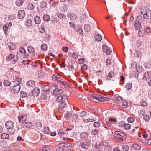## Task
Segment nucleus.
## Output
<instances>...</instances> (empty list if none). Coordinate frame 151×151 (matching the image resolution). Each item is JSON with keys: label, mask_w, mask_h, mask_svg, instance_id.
Here are the masks:
<instances>
[{"label": "nucleus", "mask_w": 151, "mask_h": 151, "mask_svg": "<svg viewBox=\"0 0 151 151\" xmlns=\"http://www.w3.org/2000/svg\"><path fill=\"white\" fill-rule=\"evenodd\" d=\"M90 99L93 101L95 102H96V101L97 100L101 102H104L109 100V98H108L102 96L97 94L91 95Z\"/></svg>", "instance_id": "f257e3e1"}, {"label": "nucleus", "mask_w": 151, "mask_h": 151, "mask_svg": "<svg viewBox=\"0 0 151 151\" xmlns=\"http://www.w3.org/2000/svg\"><path fill=\"white\" fill-rule=\"evenodd\" d=\"M60 76L59 75L54 74L52 76V79L54 81H56L57 82L60 84H63V86L64 87H65V86H68V84L67 82L65 81H62L59 79L60 78Z\"/></svg>", "instance_id": "f03ea898"}, {"label": "nucleus", "mask_w": 151, "mask_h": 151, "mask_svg": "<svg viewBox=\"0 0 151 151\" xmlns=\"http://www.w3.org/2000/svg\"><path fill=\"white\" fill-rule=\"evenodd\" d=\"M102 48L103 51L105 52L107 55H109L112 52L111 49L108 47L106 45H103Z\"/></svg>", "instance_id": "7ed1b4c3"}, {"label": "nucleus", "mask_w": 151, "mask_h": 151, "mask_svg": "<svg viewBox=\"0 0 151 151\" xmlns=\"http://www.w3.org/2000/svg\"><path fill=\"white\" fill-rule=\"evenodd\" d=\"M6 59L8 61L13 60L14 61V62H13V63H14L18 60V57L17 55L14 56L13 55L11 54L8 56Z\"/></svg>", "instance_id": "20e7f679"}, {"label": "nucleus", "mask_w": 151, "mask_h": 151, "mask_svg": "<svg viewBox=\"0 0 151 151\" xmlns=\"http://www.w3.org/2000/svg\"><path fill=\"white\" fill-rule=\"evenodd\" d=\"M5 126L8 129H12L14 126V124L12 121H8L6 122Z\"/></svg>", "instance_id": "39448f33"}, {"label": "nucleus", "mask_w": 151, "mask_h": 151, "mask_svg": "<svg viewBox=\"0 0 151 151\" xmlns=\"http://www.w3.org/2000/svg\"><path fill=\"white\" fill-rule=\"evenodd\" d=\"M12 26V23H9L6 24L3 27V30L5 34H7L8 31L9 30V29Z\"/></svg>", "instance_id": "423d86ee"}, {"label": "nucleus", "mask_w": 151, "mask_h": 151, "mask_svg": "<svg viewBox=\"0 0 151 151\" xmlns=\"http://www.w3.org/2000/svg\"><path fill=\"white\" fill-rule=\"evenodd\" d=\"M67 17L70 19V20L74 21L77 18L76 14L72 13H69L67 14Z\"/></svg>", "instance_id": "0eeeda50"}, {"label": "nucleus", "mask_w": 151, "mask_h": 151, "mask_svg": "<svg viewBox=\"0 0 151 151\" xmlns=\"http://www.w3.org/2000/svg\"><path fill=\"white\" fill-rule=\"evenodd\" d=\"M27 116L26 114H23L22 115L18 116L19 121L22 123H24L26 121Z\"/></svg>", "instance_id": "6e6552de"}, {"label": "nucleus", "mask_w": 151, "mask_h": 151, "mask_svg": "<svg viewBox=\"0 0 151 151\" xmlns=\"http://www.w3.org/2000/svg\"><path fill=\"white\" fill-rule=\"evenodd\" d=\"M21 86L20 84L18 83L17 85L14 86L12 88L13 91L15 93H18L20 89Z\"/></svg>", "instance_id": "1a4fd4ad"}, {"label": "nucleus", "mask_w": 151, "mask_h": 151, "mask_svg": "<svg viewBox=\"0 0 151 151\" xmlns=\"http://www.w3.org/2000/svg\"><path fill=\"white\" fill-rule=\"evenodd\" d=\"M150 78H151V71H147L145 73L143 77V80L147 81Z\"/></svg>", "instance_id": "9d476101"}, {"label": "nucleus", "mask_w": 151, "mask_h": 151, "mask_svg": "<svg viewBox=\"0 0 151 151\" xmlns=\"http://www.w3.org/2000/svg\"><path fill=\"white\" fill-rule=\"evenodd\" d=\"M151 17V11L148 9L146 10L145 14H144L143 18L146 19H148Z\"/></svg>", "instance_id": "9b49d317"}, {"label": "nucleus", "mask_w": 151, "mask_h": 151, "mask_svg": "<svg viewBox=\"0 0 151 151\" xmlns=\"http://www.w3.org/2000/svg\"><path fill=\"white\" fill-rule=\"evenodd\" d=\"M39 93V89L38 88L36 87L32 91V94L33 96L35 97L37 96Z\"/></svg>", "instance_id": "f8f14e48"}, {"label": "nucleus", "mask_w": 151, "mask_h": 151, "mask_svg": "<svg viewBox=\"0 0 151 151\" xmlns=\"http://www.w3.org/2000/svg\"><path fill=\"white\" fill-rule=\"evenodd\" d=\"M63 93V90L61 89L56 88L53 91V94L54 95H58Z\"/></svg>", "instance_id": "ddd939ff"}, {"label": "nucleus", "mask_w": 151, "mask_h": 151, "mask_svg": "<svg viewBox=\"0 0 151 151\" xmlns=\"http://www.w3.org/2000/svg\"><path fill=\"white\" fill-rule=\"evenodd\" d=\"M25 15L24 11L23 10H20L18 12V17L20 19L23 18Z\"/></svg>", "instance_id": "4468645a"}, {"label": "nucleus", "mask_w": 151, "mask_h": 151, "mask_svg": "<svg viewBox=\"0 0 151 151\" xmlns=\"http://www.w3.org/2000/svg\"><path fill=\"white\" fill-rule=\"evenodd\" d=\"M27 85L28 88L33 87L35 86V82L32 80H29L27 83Z\"/></svg>", "instance_id": "2eb2a0df"}, {"label": "nucleus", "mask_w": 151, "mask_h": 151, "mask_svg": "<svg viewBox=\"0 0 151 151\" xmlns=\"http://www.w3.org/2000/svg\"><path fill=\"white\" fill-rule=\"evenodd\" d=\"M134 28L136 30H139L142 28V25L141 23L139 21H137V22H135L134 23Z\"/></svg>", "instance_id": "dca6fc26"}, {"label": "nucleus", "mask_w": 151, "mask_h": 151, "mask_svg": "<svg viewBox=\"0 0 151 151\" xmlns=\"http://www.w3.org/2000/svg\"><path fill=\"white\" fill-rule=\"evenodd\" d=\"M133 65H134L135 66V68L136 69V71L138 72H141L142 70V67L139 65H138L137 66V63L136 62H134Z\"/></svg>", "instance_id": "f3484780"}, {"label": "nucleus", "mask_w": 151, "mask_h": 151, "mask_svg": "<svg viewBox=\"0 0 151 151\" xmlns=\"http://www.w3.org/2000/svg\"><path fill=\"white\" fill-rule=\"evenodd\" d=\"M67 104V103L65 101H63L62 103H61V104L60 105V107L59 108V112L60 113H61L62 112H60V108L61 109H63V108H64V107H65L66 106V105Z\"/></svg>", "instance_id": "a211bd4d"}, {"label": "nucleus", "mask_w": 151, "mask_h": 151, "mask_svg": "<svg viewBox=\"0 0 151 151\" xmlns=\"http://www.w3.org/2000/svg\"><path fill=\"white\" fill-rule=\"evenodd\" d=\"M41 87L43 91H47L49 90L50 88L49 86L45 85H42Z\"/></svg>", "instance_id": "6ab92c4d"}, {"label": "nucleus", "mask_w": 151, "mask_h": 151, "mask_svg": "<svg viewBox=\"0 0 151 151\" xmlns=\"http://www.w3.org/2000/svg\"><path fill=\"white\" fill-rule=\"evenodd\" d=\"M24 126L26 128H29L32 126V124L30 122H27L24 124Z\"/></svg>", "instance_id": "aec40b11"}, {"label": "nucleus", "mask_w": 151, "mask_h": 151, "mask_svg": "<svg viewBox=\"0 0 151 151\" xmlns=\"http://www.w3.org/2000/svg\"><path fill=\"white\" fill-rule=\"evenodd\" d=\"M95 37L96 40L98 42L101 41L102 39V37L99 34H97Z\"/></svg>", "instance_id": "412c9836"}, {"label": "nucleus", "mask_w": 151, "mask_h": 151, "mask_svg": "<svg viewBox=\"0 0 151 151\" xmlns=\"http://www.w3.org/2000/svg\"><path fill=\"white\" fill-rule=\"evenodd\" d=\"M104 144L103 142H100L99 143L97 144L96 143L94 145V147L95 148H99L101 147L104 146Z\"/></svg>", "instance_id": "4be33fe9"}, {"label": "nucleus", "mask_w": 151, "mask_h": 151, "mask_svg": "<svg viewBox=\"0 0 151 151\" xmlns=\"http://www.w3.org/2000/svg\"><path fill=\"white\" fill-rule=\"evenodd\" d=\"M23 3V0H17L16 1V4L17 6H20L22 5Z\"/></svg>", "instance_id": "5701e85b"}, {"label": "nucleus", "mask_w": 151, "mask_h": 151, "mask_svg": "<svg viewBox=\"0 0 151 151\" xmlns=\"http://www.w3.org/2000/svg\"><path fill=\"white\" fill-rule=\"evenodd\" d=\"M34 21L35 23L38 24L40 22V17L38 16H36L34 18Z\"/></svg>", "instance_id": "b1692460"}, {"label": "nucleus", "mask_w": 151, "mask_h": 151, "mask_svg": "<svg viewBox=\"0 0 151 151\" xmlns=\"http://www.w3.org/2000/svg\"><path fill=\"white\" fill-rule=\"evenodd\" d=\"M114 76V73L112 71L109 72L108 74V76L107 77L106 79L108 80H109L112 78Z\"/></svg>", "instance_id": "393cba45"}, {"label": "nucleus", "mask_w": 151, "mask_h": 151, "mask_svg": "<svg viewBox=\"0 0 151 151\" xmlns=\"http://www.w3.org/2000/svg\"><path fill=\"white\" fill-rule=\"evenodd\" d=\"M1 138L2 139H7L9 137L8 134L6 133H3L1 135Z\"/></svg>", "instance_id": "a878e982"}, {"label": "nucleus", "mask_w": 151, "mask_h": 151, "mask_svg": "<svg viewBox=\"0 0 151 151\" xmlns=\"http://www.w3.org/2000/svg\"><path fill=\"white\" fill-rule=\"evenodd\" d=\"M32 22L31 20L28 19L25 22V24L28 27H30L32 25Z\"/></svg>", "instance_id": "bb28decb"}, {"label": "nucleus", "mask_w": 151, "mask_h": 151, "mask_svg": "<svg viewBox=\"0 0 151 151\" xmlns=\"http://www.w3.org/2000/svg\"><path fill=\"white\" fill-rule=\"evenodd\" d=\"M27 50L28 52L31 53H33L35 51L34 49L32 46H28L27 48Z\"/></svg>", "instance_id": "cd10ccee"}, {"label": "nucleus", "mask_w": 151, "mask_h": 151, "mask_svg": "<svg viewBox=\"0 0 151 151\" xmlns=\"http://www.w3.org/2000/svg\"><path fill=\"white\" fill-rule=\"evenodd\" d=\"M50 146H45L44 147L40 150L39 151H48L50 150Z\"/></svg>", "instance_id": "c85d7f7f"}, {"label": "nucleus", "mask_w": 151, "mask_h": 151, "mask_svg": "<svg viewBox=\"0 0 151 151\" xmlns=\"http://www.w3.org/2000/svg\"><path fill=\"white\" fill-rule=\"evenodd\" d=\"M3 84L5 86H10L11 83L9 81L6 80L4 81Z\"/></svg>", "instance_id": "c756f323"}, {"label": "nucleus", "mask_w": 151, "mask_h": 151, "mask_svg": "<svg viewBox=\"0 0 151 151\" xmlns=\"http://www.w3.org/2000/svg\"><path fill=\"white\" fill-rule=\"evenodd\" d=\"M150 115L149 114H144V115H143L144 116V119L146 121H148L150 120Z\"/></svg>", "instance_id": "7c9ffc66"}, {"label": "nucleus", "mask_w": 151, "mask_h": 151, "mask_svg": "<svg viewBox=\"0 0 151 151\" xmlns=\"http://www.w3.org/2000/svg\"><path fill=\"white\" fill-rule=\"evenodd\" d=\"M84 29L86 32H89L90 30V27L89 25L87 24H86L84 25Z\"/></svg>", "instance_id": "2f4dec72"}, {"label": "nucleus", "mask_w": 151, "mask_h": 151, "mask_svg": "<svg viewBox=\"0 0 151 151\" xmlns=\"http://www.w3.org/2000/svg\"><path fill=\"white\" fill-rule=\"evenodd\" d=\"M8 46L9 48L11 50H14L15 49L16 47L15 45L14 44H13L12 43H10L8 45Z\"/></svg>", "instance_id": "473e14b6"}, {"label": "nucleus", "mask_w": 151, "mask_h": 151, "mask_svg": "<svg viewBox=\"0 0 151 151\" xmlns=\"http://www.w3.org/2000/svg\"><path fill=\"white\" fill-rule=\"evenodd\" d=\"M43 20L46 22H48L50 20V17L47 15H45L43 17Z\"/></svg>", "instance_id": "72a5a7b5"}, {"label": "nucleus", "mask_w": 151, "mask_h": 151, "mask_svg": "<svg viewBox=\"0 0 151 151\" xmlns=\"http://www.w3.org/2000/svg\"><path fill=\"white\" fill-rule=\"evenodd\" d=\"M132 87V84L131 83H128L126 84L125 86V88L127 90H130Z\"/></svg>", "instance_id": "f704fd0d"}, {"label": "nucleus", "mask_w": 151, "mask_h": 151, "mask_svg": "<svg viewBox=\"0 0 151 151\" xmlns=\"http://www.w3.org/2000/svg\"><path fill=\"white\" fill-rule=\"evenodd\" d=\"M27 8L29 10H32L34 9V5L32 3H29L28 4Z\"/></svg>", "instance_id": "c9c22d12"}, {"label": "nucleus", "mask_w": 151, "mask_h": 151, "mask_svg": "<svg viewBox=\"0 0 151 151\" xmlns=\"http://www.w3.org/2000/svg\"><path fill=\"white\" fill-rule=\"evenodd\" d=\"M88 135V133L86 132H83L81 133L80 134V137L82 139H83L87 136Z\"/></svg>", "instance_id": "e433bc0d"}, {"label": "nucleus", "mask_w": 151, "mask_h": 151, "mask_svg": "<svg viewBox=\"0 0 151 151\" xmlns=\"http://www.w3.org/2000/svg\"><path fill=\"white\" fill-rule=\"evenodd\" d=\"M87 68V65L86 64L83 65L81 68V70L82 72H83L86 70Z\"/></svg>", "instance_id": "4c0bfd02"}, {"label": "nucleus", "mask_w": 151, "mask_h": 151, "mask_svg": "<svg viewBox=\"0 0 151 151\" xmlns=\"http://www.w3.org/2000/svg\"><path fill=\"white\" fill-rule=\"evenodd\" d=\"M138 34L139 36L140 37H142L144 36V33L141 30L138 31Z\"/></svg>", "instance_id": "58836bf2"}, {"label": "nucleus", "mask_w": 151, "mask_h": 151, "mask_svg": "<svg viewBox=\"0 0 151 151\" xmlns=\"http://www.w3.org/2000/svg\"><path fill=\"white\" fill-rule=\"evenodd\" d=\"M127 120L128 122L130 123H132L135 121L134 119V118L131 117L128 118Z\"/></svg>", "instance_id": "ea45409f"}, {"label": "nucleus", "mask_w": 151, "mask_h": 151, "mask_svg": "<svg viewBox=\"0 0 151 151\" xmlns=\"http://www.w3.org/2000/svg\"><path fill=\"white\" fill-rule=\"evenodd\" d=\"M63 99V97L62 96L60 95L58 96L57 98V101L60 102Z\"/></svg>", "instance_id": "a19ab883"}, {"label": "nucleus", "mask_w": 151, "mask_h": 151, "mask_svg": "<svg viewBox=\"0 0 151 151\" xmlns=\"http://www.w3.org/2000/svg\"><path fill=\"white\" fill-rule=\"evenodd\" d=\"M19 52L22 53H25L26 51L24 48L23 47H20L19 49Z\"/></svg>", "instance_id": "79ce46f5"}, {"label": "nucleus", "mask_w": 151, "mask_h": 151, "mask_svg": "<svg viewBox=\"0 0 151 151\" xmlns=\"http://www.w3.org/2000/svg\"><path fill=\"white\" fill-rule=\"evenodd\" d=\"M124 127L125 129L127 130H129L131 128V126L129 124L127 123L126 124H125L124 126Z\"/></svg>", "instance_id": "37998d69"}, {"label": "nucleus", "mask_w": 151, "mask_h": 151, "mask_svg": "<svg viewBox=\"0 0 151 151\" xmlns=\"http://www.w3.org/2000/svg\"><path fill=\"white\" fill-rule=\"evenodd\" d=\"M41 49L43 50H46L47 48V46L45 44H43L41 46Z\"/></svg>", "instance_id": "c03bdc74"}, {"label": "nucleus", "mask_w": 151, "mask_h": 151, "mask_svg": "<svg viewBox=\"0 0 151 151\" xmlns=\"http://www.w3.org/2000/svg\"><path fill=\"white\" fill-rule=\"evenodd\" d=\"M47 3L45 1H42L41 3L40 6L42 8H45L47 6Z\"/></svg>", "instance_id": "a18cd8bd"}, {"label": "nucleus", "mask_w": 151, "mask_h": 151, "mask_svg": "<svg viewBox=\"0 0 151 151\" xmlns=\"http://www.w3.org/2000/svg\"><path fill=\"white\" fill-rule=\"evenodd\" d=\"M45 26L44 25H42L40 27V32L41 33H43L45 32Z\"/></svg>", "instance_id": "49530a36"}, {"label": "nucleus", "mask_w": 151, "mask_h": 151, "mask_svg": "<svg viewBox=\"0 0 151 151\" xmlns=\"http://www.w3.org/2000/svg\"><path fill=\"white\" fill-rule=\"evenodd\" d=\"M122 148L123 150L125 151H128L129 149V146L127 145H124L122 146Z\"/></svg>", "instance_id": "de8ad7c7"}, {"label": "nucleus", "mask_w": 151, "mask_h": 151, "mask_svg": "<svg viewBox=\"0 0 151 151\" xmlns=\"http://www.w3.org/2000/svg\"><path fill=\"white\" fill-rule=\"evenodd\" d=\"M133 146L134 148L137 150H139L141 149L140 146L137 144H134L133 145Z\"/></svg>", "instance_id": "09e8293b"}, {"label": "nucleus", "mask_w": 151, "mask_h": 151, "mask_svg": "<svg viewBox=\"0 0 151 151\" xmlns=\"http://www.w3.org/2000/svg\"><path fill=\"white\" fill-rule=\"evenodd\" d=\"M96 120L95 119H91L90 118H88V119H85V122H91L95 121Z\"/></svg>", "instance_id": "8fccbe9b"}, {"label": "nucleus", "mask_w": 151, "mask_h": 151, "mask_svg": "<svg viewBox=\"0 0 151 151\" xmlns=\"http://www.w3.org/2000/svg\"><path fill=\"white\" fill-rule=\"evenodd\" d=\"M44 132L45 134H48L50 132V130L49 128L48 127H45L43 131Z\"/></svg>", "instance_id": "3c124183"}, {"label": "nucleus", "mask_w": 151, "mask_h": 151, "mask_svg": "<svg viewBox=\"0 0 151 151\" xmlns=\"http://www.w3.org/2000/svg\"><path fill=\"white\" fill-rule=\"evenodd\" d=\"M85 60L84 58H82L78 59V63L80 64H83L85 62Z\"/></svg>", "instance_id": "603ef678"}, {"label": "nucleus", "mask_w": 151, "mask_h": 151, "mask_svg": "<svg viewBox=\"0 0 151 151\" xmlns=\"http://www.w3.org/2000/svg\"><path fill=\"white\" fill-rule=\"evenodd\" d=\"M99 132V131L97 129H95L92 131L91 134L93 135H97Z\"/></svg>", "instance_id": "864d4df0"}, {"label": "nucleus", "mask_w": 151, "mask_h": 151, "mask_svg": "<svg viewBox=\"0 0 151 151\" xmlns=\"http://www.w3.org/2000/svg\"><path fill=\"white\" fill-rule=\"evenodd\" d=\"M80 146H81V147L84 149H87L88 147V146L87 144H84L83 143H82L80 145Z\"/></svg>", "instance_id": "5fc2aeb1"}, {"label": "nucleus", "mask_w": 151, "mask_h": 151, "mask_svg": "<svg viewBox=\"0 0 151 151\" xmlns=\"http://www.w3.org/2000/svg\"><path fill=\"white\" fill-rule=\"evenodd\" d=\"M58 17L60 19H62L66 17L65 14H59L58 16Z\"/></svg>", "instance_id": "6e6d98bb"}, {"label": "nucleus", "mask_w": 151, "mask_h": 151, "mask_svg": "<svg viewBox=\"0 0 151 151\" xmlns=\"http://www.w3.org/2000/svg\"><path fill=\"white\" fill-rule=\"evenodd\" d=\"M106 64L107 66H109L111 64V62L110 59H107L106 60Z\"/></svg>", "instance_id": "4d7b16f0"}, {"label": "nucleus", "mask_w": 151, "mask_h": 151, "mask_svg": "<svg viewBox=\"0 0 151 151\" xmlns=\"http://www.w3.org/2000/svg\"><path fill=\"white\" fill-rule=\"evenodd\" d=\"M13 78L14 79H13V82L17 81L18 83H20L21 81V79L19 78L18 77L15 78L14 77Z\"/></svg>", "instance_id": "13d9d810"}, {"label": "nucleus", "mask_w": 151, "mask_h": 151, "mask_svg": "<svg viewBox=\"0 0 151 151\" xmlns=\"http://www.w3.org/2000/svg\"><path fill=\"white\" fill-rule=\"evenodd\" d=\"M36 126L38 129H40L42 126V124L40 122H37L36 123Z\"/></svg>", "instance_id": "bf43d9fd"}, {"label": "nucleus", "mask_w": 151, "mask_h": 151, "mask_svg": "<svg viewBox=\"0 0 151 151\" xmlns=\"http://www.w3.org/2000/svg\"><path fill=\"white\" fill-rule=\"evenodd\" d=\"M72 114H65L64 117L66 119H70Z\"/></svg>", "instance_id": "052dcab7"}, {"label": "nucleus", "mask_w": 151, "mask_h": 151, "mask_svg": "<svg viewBox=\"0 0 151 151\" xmlns=\"http://www.w3.org/2000/svg\"><path fill=\"white\" fill-rule=\"evenodd\" d=\"M125 122L123 121H120L119 122L118 125L120 127H124L125 124Z\"/></svg>", "instance_id": "680f3d73"}, {"label": "nucleus", "mask_w": 151, "mask_h": 151, "mask_svg": "<svg viewBox=\"0 0 151 151\" xmlns=\"http://www.w3.org/2000/svg\"><path fill=\"white\" fill-rule=\"evenodd\" d=\"M9 131L10 134H13L15 132V130L13 128L10 129H9Z\"/></svg>", "instance_id": "e2e57ef3"}, {"label": "nucleus", "mask_w": 151, "mask_h": 151, "mask_svg": "<svg viewBox=\"0 0 151 151\" xmlns=\"http://www.w3.org/2000/svg\"><path fill=\"white\" fill-rule=\"evenodd\" d=\"M78 54L74 53L72 55V57L76 59L78 58Z\"/></svg>", "instance_id": "0e129e2a"}, {"label": "nucleus", "mask_w": 151, "mask_h": 151, "mask_svg": "<svg viewBox=\"0 0 151 151\" xmlns=\"http://www.w3.org/2000/svg\"><path fill=\"white\" fill-rule=\"evenodd\" d=\"M21 94L22 97H25L27 96V93L22 91H21Z\"/></svg>", "instance_id": "69168bd1"}, {"label": "nucleus", "mask_w": 151, "mask_h": 151, "mask_svg": "<svg viewBox=\"0 0 151 151\" xmlns=\"http://www.w3.org/2000/svg\"><path fill=\"white\" fill-rule=\"evenodd\" d=\"M128 105V104L126 102H123L122 105V107L123 108H126Z\"/></svg>", "instance_id": "338daca9"}, {"label": "nucleus", "mask_w": 151, "mask_h": 151, "mask_svg": "<svg viewBox=\"0 0 151 151\" xmlns=\"http://www.w3.org/2000/svg\"><path fill=\"white\" fill-rule=\"evenodd\" d=\"M16 18V16L12 14L10 15L9 16V18L10 20H14Z\"/></svg>", "instance_id": "774afa93"}]
</instances>
